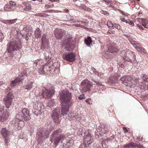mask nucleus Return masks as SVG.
<instances>
[{
    "instance_id": "obj_1",
    "label": "nucleus",
    "mask_w": 148,
    "mask_h": 148,
    "mask_svg": "<svg viewBox=\"0 0 148 148\" xmlns=\"http://www.w3.org/2000/svg\"><path fill=\"white\" fill-rule=\"evenodd\" d=\"M55 37L58 39H62L63 45L65 46V49L68 51H71L73 48V40L71 37H67L62 35L61 29L56 30L55 32Z\"/></svg>"
},
{
    "instance_id": "obj_2",
    "label": "nucleus",
    "mask_w": 148,
    "mask_h": 148,
    "mask_svg": "<svg viewBox=\"0 0 148 148\" xmlns=\"http://www.w3.org/2000/svg\"><path fill=\"white\" fill-rule=\"evenodd\" d=\"M72 94L67 90H63L60 93V99L61 104L71 105Z\"/></svg>"
},
{
    "instance_id": "obj_3",
    "label": "nucleus",
    "mask_w": 148,
    "mask_h": 148,
    "mask_svg": "<svg viewBox=\"0 0 148 148\" xmlns=\"http://www.w3.org/2000/svg\"><path fill=\"white\" fill-rule=\"evenodd\" d=\"M62 132V130L59 129L54 131L51 135L50 140L52 142L53 140V144L55 147L58 146L60 141L65 138V135Z\"/></svg>"
},
{
    "instance_id": "obj_4",
    "label": "nucleus",
    "mask_w": 148,
    "mask_h": 148,
    "mask_svg": "<svg viewBox=\"0 0 148 148\" xmlns=\"http://www.w3.org/2000/svg\"><path fill=\"white\" fill-rule=\"evenodd\" d=\"M21 42L19 40H16L8 43L7 45V51L11 53L15 51L18 50L22 48Z\"/></svg>"
},
{
    "instance_id": "obj_5",
    "label": "nucleus",
    "mask_w": 148,
    "mask_h": 148,
    "mask_svg": "<svg viewBox=\"0 0 148 148\" xmlns=\"http://www.w3.org/2000/svg\"><path fill=\"white\" fill-rule=\"evenodd\" d=\"M92 86V85L91 84L89 80L87 79L84 80L81 84V91L82 92L89 91H90V88Z\"/></svg>"
},
{
    "instance_id": "obj_6",
    "label": "nucleus",
    "mask_w": 148,
    "mask_h": 148,
    "mask_svg": "<svg viewBox=\"0 0 148 148\" xmlns=\"http://www.w3.org/2000/svg\"><path fill=\"white\" fill-rule=\"evenodd\" d=\"M14 96L10 93H8L4 97L3 99L4 104L8 108H9L12 105V99L14 98Z\"/></svg>"
},
{
    "instance_id": "obj_7",
    "label": "nucleus",
    "mask_w": 148,
    "mask_h": 148,
    "mask_svg": "<svg viewBox=\"0 0 148 148\" xmlns=\"http://www.w3.org/2000/svg\"><path fill=\"white\" fill-rule=\"evenodd\" d=\"M28 69L23 70L22 72V75L20 77H17L14 80L12 81L11 82V86L13 87L15 86L17 83L21 81L23 79V75H25V76L27 77V72L28 71Z\"/></svg>"
},
{
    "instance_id": "obj_8",
    "label": "nucleus",
    "mask_w": 148,
    "mask_h": 148,
    "mask_svg": "<svg viewBox=\"0 0 148 148\" xmlns=\"http://www.w3.org/2000/svg\"><path fill=\"white\" fill-rule=\"evenodd\" d=\"M33 107L34 110V114L36 115L40 114L41 110L44 108V106L43 104L39 102L35 103Z\"/></svg>"
},
{
    "instance_id": "obj_9",
    "label": "nucleus",
    "mask_w": 148,
    "mask_h": 148,
    "mask_svg": "<svg viewBox=\"0 0 148 148\" xmlns=\"http://www.w3.org/2000/svg\"><path fill=\"white\" fill-rule=\"evenodd\" d=\"M75 56L72 53H64L62 55V58L65 60L69 62H73L75 60Z\"/></svg>"
},
{
    "instance_id": "obj_10",
    "label": "nucleus",
    "mask_w": 148,
    "mask_h": 148,
    "mask_svg": "<svg viewBox=\"0 0 148 148\" xmlns=\"http://www.w3.org/2000/svg\"><path fill=\"white\" fill-rule=\"evenodd\" d=\"M1 134L4 138V141L5 143L7 144L9 142L8 136H9L10 132L5 128H3L0 131Z\"/></svg>"
},
{
    "instance_id": "obj_11",
    "label": "nucleus",
    "mask_w": 148,
    "mask_h": 148,
    "mask_svg": "<svg viewBox=\"0 0 148 148\" xmlns=\"http://www.w3.org/2000/svg\"><path fill=\"white\" fill-rule=\"evenodd\" d=\"M138 20L139 22H141V23L140 25L137 24L136 25V27H138L141 30H146L145 29H147L148 28V25L145 24V19L139 18Z\"/></svg>"
},
{
    "instance_id": "obj_12",
    "label": "nucleus",
    "mask_w": 148,
    "mask_h": 148,
    "mask_svg": "<svg viewBox=\"0 0 148 148\" xmlns=\"http://www.w3.org/2000/svg\"><path fill=\"white\" fill-rule=\"evenodd\" d=\"M123 147L125 148H145L142 145L137 144L135 143L130 142L123 145Z\"/></svg>"
},
{
    "instance_id": "obj_13",
    "label": "nucleus",
    "mask_w": 148,
    "mask_h": 148,
    "mask_svg": "<svg viewBox=\"0 0 148 148\" xmlns=\"http://www.w3.org/2000/svg\"><path fill=\"white\" fill-rule=\"evenodd\" d=\"M60 112H58L57 110H53V113L52 114L51 117L54 122L57 123H59L60 122L59 119Z\"/></svg>"
},
{
    "instance_id": "obj_14",
    "label": "nucleus",
    "mask_w": 148,
    "mask_h": 148,
    "mask_svg": "<svg viewBox=\"0 0 148 148\" xmlns=\"http://www.w3.org/2000/svg\"><path fill=\"white\" fill-rule=\"evenodd\" d=\"M42 44L41 48L44 49L47 48L49 47V42L48 39L46 38V35L44 34L43 35L42 38Z\"/></svg>"
},
{
    "instance_id": "obj_15",
    "label": "nucleus",
    "mask_w": 148,
    "mask_h": 148,
    "mask_svg": "<svg viewBox=\"0 0 148 148\" xmlns=\"http://www.w3.org/2000/svg\"><path fill=\"white\" fill-rule=\"evenodd\" d=\"M22 116L23 118L25 121L29 120L30 119V116L29 114V111L26 108H23L21 111Z\"/></svg>"
},
{
    "instance_id": "obj_16",
    "label": "nucleus",
    "mask_w": 148,
    "mask_h": 148,
    "mask_svg": "<svg viewBox=\"0 0 148 148\" xmlns=\"http://www.w3.org/2000/svg\"><path fill=\"white\" fill-rule=\"evenodd\" d=\"M116 45L114 42L110 43L108 47V51L111 53H116L118 49L116 47Z\"/></svg>"
},
{
    "instance_id": "obj_17",
    "label": "nucleus",
    "mask_w": 148,
    "mask_h": 148,
    "mask_svg": "<svg viewBox=\"0 0 148 148\" xmlns=\"http://www.w3.org/2000/svg\"><path fill=\"white\" fill-rule=\"evenodd\" d=\"M54 92L55 90L54 89L51 90L46 89L43 91L42 95L45 98H49L51 97L54 94Z\"/></svg>"
},
{
    "instance_id": "obj_18",
    "label": "nucleus",
    "mask_w": 148,
    "mask_h": 148,
    "mask_svg": "<svg viewBox=\"0 0 148 148\" xmlns=\"http://www.w3.org/2000/svg\"><path fill=\"white\" fill-rule=\"evenodd\" d=\"M61 114L63 116L67 114L69 110V107L71 105H66L61 104Z\"/></svg>"
},
{
    "instance_id": "obj_19",
    "label": "nucleus",
    "mask_w": 148,
    "mask_h": 148,
    "mask_svg": "<svg viewBox=\"0 0 148 148\" xmlns=\"http://www.w3.org/2000/svg\"><path fill=\"white\" fill-rule=\"evenodd\" d=\"M84 144L85 145L90 144L92 142L91 134L89 132L84 139Z\"/></svg>"
},
{
    "instance_id": "obj_20",
    "label": "nucleus",
    "mask_w": 148,
    "mask_h": 148,
    "mask_svg": "<svg viewBox=\"0 0 148 148\" xmlns=\"http://www.w3.org/2000/svg\"><path fill=\"white\" fill-rule=\"evenodd\" d=\"M23 9L24 10L28 11L31 10V6L29 3L27 2L23 3Z\"/></svg>"
},
{
    "instance_id": "obj_21",
    "label": "nucleus",
    "mask_w": 148,
    "mask_h": 148,
    "mask_svg": "<svg viewBox=\"0 0 148 148\" xmlns=\"http://www.w3.org/2000/svg\"><path fill=\"white\" fill-rule=\"evenodd\" d=\"M66 144H64L66 145L67 147L68 148L70 147L73 143V141L72 139L70 137H68L66 139Z\"/></svg>"
},
{
    "instance_id": "obj_22",
    "label": "nucleus",
    "mask_w": 148,
    "mask_h": 148,
    "mask_svg": "<svg viewBox=\"0 0 148 148\" xmlns=\"http://www.w3.org/2000/svg\"><path fill=\"white\" fill-rule=\"evenodd\" d=\"M9 116V114L7 112H4L1 117H0V121L3 122L7 119Z\"/></svg>"
},
{
    "instance_id": "obj_23",
    "label": "nucleus",
    "mask_w": 148,
    "mask_h": 148,
    "mask_svg": "<svg viewBox=\"0 0 148 148\" xmlns=\"http://www.w3.org/2000/svg\"><path fill=\"white\" fill-rule=\"evenodd\" d=\"M16 19L13 20H5L4 21L3 23L7 25H10L12 24L15 23L17 21Z\"/></svg>"
},
{
    "instance_id": "obj_24",
    "label": "nucleus",
    "mask_w": 148,
    "mask_h": 148,
    "mask_svg": "<svg viewBox=\"0 0 148 148\" xmlns=\"http://www.w3.org/2000/svg\"><path fill=\"white\" fill-rule=\"evenodd\" d=\"M92 42L91 38L90 37L88 36L86 38H85L84 40L85 43L88 46H89Z\"/></svg>"
},
{
    "instance_id": "obj_25",
    "label": "nucleus",
    "mask_w": 148,
    "mask_h": 148,
    "mask_svg": "<svg viewBox=\"0 0 148 148\" xmlns=\"http://www.w3.org/2000/svg\"><path fill=\"white\" fill-rule=\"evenodd\" d=\"M130 54V56H131L132 57V58H130V57H129L128 59L127 58V59H126V60L127 61L131 62L132 63V62L131 60L132 59L134 60H136V56L134 54V53L132 52H131Z\"/></svg>"
},
{
    "instance_id": "obj_26",
    "label": "nucleus",
    "mask_w": 148,
    "mask_h": 148,
    "mask_svg": "<svg viewBox=\"0 0 148 148\" xmlns=\"http://www.w3.org/2000/svg\"><path fill=\"white\" fill-rule=\"evenodd\" d=\"M137 51L142 54H144L147 53L145 49L140 45L137 49Z\"/></svg>"
},
{
    "instance_id": "obj_27",
    "label": "nucleus",
    "mask_w": 148,
    "mask_h": 148,
    "mask_svg": "<svg viewBox=\"0 0 148 148\" xmlns=\"http://www.w3.org/2000/svg\"><path fill=\"white\" fill-rule=\"evenodd\" d=\"M13 6L10 5H6L4 8V10L6 11H11L13 9Z\"/></svg>"
},
{
    "instance_id": "obj_28",
    "label": "nucleus",
    "mask_w": 148,
    "mask_h": 148,
    "mask_svg": "<svg viewBox=\"0 0 148 148\" xmlns=\"http://www.w3.org/2000/svg\"><path fill=\"white\" fill-rule=\"evenodd\" d=\"M35 36L36 38L40 37L41 36V31L39 28H37L35 32Z\"/></svg>"
},
{
    "instance_id": "obj_29",
    "label": "nucleus",
    "mask_w": 148,
    "mask_h": 148,
    "mask_svg": "<svg viewBox=\"0 0 148 148\" xmlns=\"http://www.w3.org/2000/svg\"><path fill=\"white\" fill-rule=\"evenodd\" d=\"M130 43L135 47L136 50L140 45V43H138L137 42L134 41H130Z\"/></svg>"
},
{
    "instance_id": "obj_30",
    "label": "nucleus",
    "mask_w": 148,
    "mask_h": 148,
    "mask_svg": "<svg viewBox=\"0 0 148 148\" xmlns=\"http://www.w3.org/2000/svg\"><path fill=\"white\" fill-rule=\"evenodd\" d=\"M35 15L36 16H38L40 17H46L48 16L47 14L44 13H37Z\"/></svg>"
},
{
    "instance_id": "obj_31",
    "label": "nucleus",
    "mask_w": 148,
    "mask_h": 148,
    "mask_svg": "<svg viewBox=\"0 0 148 148\" xmlns=\"http://www.w3.org/2000/svg\"><path fill=\"white\" fill-rule=\"evenodd\" d=\"M42 63V60H40L38 61H36L34 63L33 66L34 67H38V68H39V66H40V65Z\"/></svg>"
},
{
    "instance_id": "obj_32",
    "label": "nucleus",
    "mask_w": 148,
    "mask_h": 148,
    "mask_svg": "<svg viewBox=\"0 0 148 148\" xmlns=\"http://www.w3.org/2000/svg\"><path fill=\"white\" fill-rule=\"evenodd\" d=\"M79 7L80 8L84 10L89 11H90L91 10L90 8H88L83 4H81Z\"/></svg>"
},
{
    "instance_id": "obj_33",
    "label": "nucleus",
    "mask_w": 148,
    "mask_h": 148,
    "mask_svg": "<svg viewBox=\"0 0 148 148\" xmlns=\"http://www.w3.org/2000/svg\"><path fill=\"white\" fill-rule=\"evenodd\" d=\"M33 82H31L29 83L25 87V89L30 90L32 88L33 86Z\"/></svg>"
},
{
    "instance_id": "obj_34",
    "label": "nucleus",
    "mask_w": 148,
    "mask_h": 148,
    "mask_svg": "<svg viewBox=\"0 0 148 148\" xmlns=\"http://www.w3.org/2000/svg\"><path fill=\"white\" fill-rule=\"evenodd\" d=\"M38 71L40 74H44L45 73V70H44L43 65L41 66L40 67L38 68Z\"/></svg>"
},
{
    "instance_id": "obj_35",
    "label": "nucleus",
    "mask_w": 148,
    "mask_h": 148,
    "mask_svg": "<svg viewBox=\"0 0 148 148\" xmlns=\"http://www.w3.org/2000/svg\"><path fill=\"white\" fill-rule=\"evenodd\" d=\"M107 25L110 29L113 28V25L111 21H108Z\"/></svg>"
},
{
    "instance_id": "obj_36",
    "label": "nucleus",
    "mask_w": 148,
    "mask_h": 148,
    "mask_svg": "<svg viewBox=\"0 0 148 148\" xmlns=\"http://www.w3.org/2000/svg\"><path fill=\"white\" fill-rule=\"evenodd\" d=\"M44 70L45 71H51L50 69V66L49 64H45L44 66H43Z\"/></svg>"
},
{
    "instance_id": "obj_37",
    "label": "nucleus",
    "mask_w": 148,
    "mask_h": 148,
    "mask_svg": "<svg viewBox=\"0 0 148 148\" xmlns=\"http://www.w3.org/2000/svg\"><path fill=\"white\" fill-rule=\"evenodd\" d=\"M143 80L146 82H148V75L143 74L142 78Z\"/></svg>"
},
{
    "instance_id": "obj_38",
    "label": "nucleus",
    "mask_w": 148,
    "mask_h": 148,
    "mask_svg": "<svg viewBox=\"0 0 148 148\" xmlns=\"http://www.w3.org/2000/svg\"><path fill=\"white\" fill-rule=\"evenodd\" d=\"M58 64V63L56 62H55V63L53 64V66L55 67V69H54V71H56V69L58 70L59 68L57 66Z\"/></svg>"
},
{
    "instance_id": "obj_39",
    "label": "nucleus",
    "mask_w": 148,
    "mask_h": 148,
    "mask_svg": "<svg viewBox=\"0 0 148 148\" xmlns=\"http://www.w3.org/2000/svg\"><path fill=\"white\" fill-rule=\"evenodd\" d=\"M119 11L124 16H127L128 15V14L127 13H125L122 10H119Z\"/></svg>"
},
{
    "instance_id": "obj_40",
    "label": "nucleus",
    "mask_w": 148,
    "mask_h": 148,
    "mask_svg": "<svg viewBox=\"0 0 148 148\" xmlns=\"http://www.w3.org/2000/svg\"><path fill=\"white\" fill-rule=\"evenodd\" d=\"M126 23H127L129 24L132 26H134V23L132 21H131L130 20H127V22H125Z\"/></svg>"
},
{
    "instance_id": "obj_41",
    "label": "nucleus",
    "mask_w": 148,
    "mask_h": 148,
    "mask_svg": "<svg viewBox=\"0 0 148 148\" xmlns=\"http://www.w3.org/2000/svg\"><path fill=\"white\" fill-rule=\"evenodd\" d=\"M114 26L115 28L118 29H121V26L117 24H114Z\"/></svg>"
},
{
    "instance_id": "obj_42",
    "label": "nucleus",
    "mask_w": 148,
    "mask_h": 148,
    "mask_svg": "<svg viewBox=\"0 0 148 148\" xmlns=\"http://www.w3.org/2000/svg\"><path fill=\"white\" fill-rule=\"evenodd\" d=\"M101 12V14H103L105 15H106L107 16L109 14V13L108 12L106 11L102 10Z\"/></svg>"
},
{
    "instance_id": "obj_43",
    "label": "nucleus",
    "mask_w": 148,
    "mask_h": 148,
    "mask_svg": "<svg viewBox=\"0 0 148 148\" xmlns=\"http://www.w3.org/2000/svg\"><path fill=\"white\" fill-rule=\"evenodd\" d=\"M120 19L123 22H127V20H125L124 17L121 16H120Z\"/></svg>"
},
{
    "instance_id": "obj_44",
    "label": "nucleus",
    "mask_w": 148,
    "mask_h": 148,
    "mask_svg": "<svg viewBox=\"0 0 148 148\" xmlns=\"http://www.w3.org/2000/svg\"><path fill=\"white\" fill-rule=\"evenodd\" d=\"M85 98V97L84 96V94H82L78 97V99L80 100H82L84 99Z\"/></svg>"
},
{
    "instance_id": "obj_45",
    "label": "nucleus",
    "mask_w": 148,
    "mask_h": 148,
    "mask_svg": "<svg viewBox=\"0 0 148 148\" xmlns=\"http://www.w3.org/2000/svg\"><path fill=\"white\" fill-rule=\"evenodd\" d=\"M126 78L128 79V80L129 81L131 82L132 80V78L131 76H126L125 79H126Z\"/></svg>"
},
{
    "instance_id": "obj_46",
    "label": "nucleus",
    "mask_w": 148,
    "mask_h": 148,
    "mask_svg": "<svg viewBox=\"0 0 148 148\" xmlns=\"http://www.w3.org/2000/svg\"><path fill=\"white\" fill-rule=\"evenodd\" d=\"M96 83V84L98 86H103V85L102 84V83L100 82L99 81H94Z\"/></svg>"
},
{
    "instance_id": "obj_47",
    "label": "nucleus",
    "mask_w": 148,
    "mask_h": 148,
    "mask_svg": "<svg viewBox=\"0 0 148 148\" xmlns=\"http://www.w3.org/2000/svg\"><path fill=\"white\" fill-rule=\"evenodd\" d=\"M66 17L67 19H70V20H73V17L70 15L66 16Z\"/></svg>"
},
{
    "instance_id": "obj_48",
    "label": "nucleus",
    "mask_w": 148,
    "mask_h": 148,
    "mask_svg": "<svg viewBox=\"0 0 148 148\" xmlns=\"http://www.w3.org/2000/svg\"><path fill=\"white\" fill-rule=\"evenodd\" d=\"M4 108V107L3 106H0V114H1V113L2 112Z\"/></svg>"
},
{
    "instance_id": "obj_49",
    "label": "nucleus",
    "mask_w": 148,
    "mask_h": 148,
    "mask_svg": "<svg viewBox=\"0 0 148 148\" xmlns=\"http://www.w3.org/2000/svg\"><path fill=\"white\" fill-rule=\"evenodd\" d=\"M123 130L124 131V132L125 133H127L128 132L129 130L125 127H123Z\"/></svg>"
},
{
    "instance_id": "obj_50",
    "label": "nucleus",
    "mask_w": 148,
    "mask_h": 148,
    "mask_svg": "<svg viewBox=\"0 0 148 148\" xmlns=\"http://www.w3.org/2000/svg\"><path fill=\"white\" fill-rule=\"evenodd\" d=\"M69 12V10L67 9H65L62 10V12L67 13Z\"/></svg>"
},
{
    "instance_id": "obj_51",
    "label": "nucleus",
    "mask_w": 148,
    "mask_h": 148,
    "mask_svg": "<svg viewBox=\"0 0 148 148\" xmlns=\"http://www.w3.org/2000/svg\"><path fill=\"white\" fill-rule=\"evenodd\" d=\"M104 129H105V131L103 132L104 133L106 134L108 132L109 129L107 128L106 127H104Z\"/></svg>"
},
{
    "instance_id": "obj_52",
    "label": "nucleus",
    "mask_w": 148,
    "mask_h": 148,
    "mask_svg": "<svg viewBox=\"0 0 148 148\" xmlns=\"http://www.w3.org/2000/svg\"><path fill=\"white\" fill-rule=\"evenodd\" d=\"M97 75L99 77H102L103 76V74L101 73H97Z\"/></svg>"
},
{
    "instance_id": "obj_53",
    "label": "nucleus",
    "mask_w": 148,
    "mask_h": 148,
    "mask_svg": "<svg viewBox=\"0 0 148 148\" xmlns=\"http://www.w3.org/2000/svg\"><path fill=\"white\" fill-rule=\"evenodd\" d=\"M75 26L79 27L81 28H83L84 27V26H82L79 24H75Z\"/></svg>"
},
{
    "instance_id": "obj_54",
    "label": "nucleus",
    "mask_w": 148,
    "mask_h": 148,
    "mask_svg": "<svg viewBox=\"0 0 148 148\" xmlns=\"http://www.w3.org/2000/svg\"><path fill=\"white\" fill-rule=\"evenodd\" d=\"M107 33L108 34H114V32L112 31H108L107 32Z\"/></svg>"
},
{
    "instance_id": "obj_55",
    "label": "nucleus",
    "mask_w": 148,
    "mask_h": 148,
    "mask_svg": "<svg viewBox=\"0 0 148 148\" xmlns=\"http://www.w3.org/2000/svg\"><path fill=\"white\" fill-rule=\"evenodd\" d=\"M93 73L94 74H97L98 73V72L97 71L96 69H94V70L93 71Z\"/></svg>"
},
{
    "instance_id": "obj_56",
    "label": "nucleus",
    "mask_w": 148,
    "mask_h": 148,
    "mask_svg": "<svg viewBox=\"0 0 148 148\" xmlns=\"http://www.w3.org/2000/svg\"><path fill=\"white\" fill-rule=\"evenodd\" d=\"M81 22L82 24L83 23L84 25L87 23V22L86 21H81Z\"/></svg>"
},
{
    "instance_id": "obj_57",
    "label": "nucleus",
    "mask_w": 148,
    "mask_h": 148,
    "mask_svg": "<svg viewBox=\"0 0 148 148\" xmlns=\"http://www.w3.org/2000/svg\"><path fill=\"white\" fill-rule=\"evenodd\" d=\"M106 4L107 5H109V3H110V1L109 0L106 1Z\"/></svg>"
},
{
    "instance_id": "obj_58",
    "label": "nucleus",
    "mask_w": 148,
    "mask_h": 148,
    "mask_svg": "<svg viewBox=\"0 0 148 148\" xmlns=\"http://www.w3.org/2000/svg\"><path fill=\"white\" fill-rule=\"evenodd\" d=\"M10 5H11V4L12 5H14L15 4V3L13 2H12V1H10Z\"/></svg>"
},
{
    "instance_id": "obj_59",
    "label": "nucleus",
    "mask_w": 148,
    "mask_h": 148,
    "mask_svg": "<svg viewBox=\"0 0 148 148\" xmlns=\"http://www.w3.org/2000/svg\"><path fill=\"white\" fill-rule=\"evenodd\" d=\"M86 101L88 103L90 104V102H89V99H87L86 100Z\"/></svg>"
},
{
    "instance_id": "obj_60",
    "label": "nucleus",
    "mask_w": 148,
    "mask_h": 148,
    "mask_svg": "<svg viewBox=\"0 0 148 148\" xmlns=\"http://www.w3.org/2000/svg\"><path fill=\"white\" fill-rule=\"evenodd\" d=\"M45 7L47 8H50L49 5L46 4L45 5Z\"/></svg>"
},
{
    "instance_id": "obj_61",
    "label": "nucleus",
    "mask_w": 148,
    "mask_h": 148,
    "mask_svg": "<svg viewBox=\"0 0 148 148\" xmlns=\"http://www.w3.org/2000/svg\"><path fill=\"white\" fill-rule=\"evenodd\" d=\"M44 137V138H49V135L48 134L46 136H43V137Z\"/></svg>"
},
{
    "instance_id": "obj_62",
    "label": "nucleus",
    "mask_w": 148,
    "mask_h": 148,
    "mask_svg": "<svg viewBox=\"0 0 148 148\" xmlns=\"http://www.w3.org/2000/svg\"><path fill=\"white\" fill-rule=\"evenodd\" d=\"M52 10H47L46 11L47 12H49V13H50L51 12H52Z\"/></svg>"
},
{
    "instance_id": "obj_63",
    "label": "nucleus",
    "mask_w": 148,
    "mask_h": 148,
    "mask_svg": "<svg viewBox=\"0 0 148 148\" xmlns=\"http://www.w3.org/2000/svg\"><path fill=\"white\" fill-rule=\"evenodd\" d=\"M49 1L52 2H55L56 1H57L56 0H49Z\"/></svg>"
},
{
    "instance_id": "obj_64",
    "label": "nucleus",
    "mask_w": 148,
    "mask_h": 148,
    "mask_svg": "<svg viewBox=\"0 0 148 148\" xmlns=\"http://www.w3.org/2000/svg\"><path fill=\"white\" fill-rule=\"evenodd\" d=\"M49 6H50V8H51V7H53L54 6V5L52 3L50 5H49Z\"/></svg>"
}]
</instances>
